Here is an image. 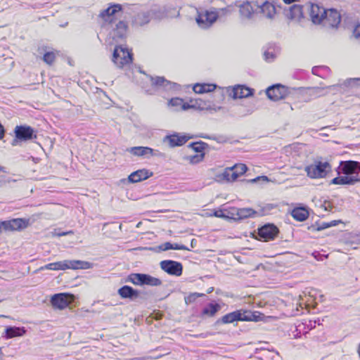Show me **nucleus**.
Masks as SVG:
<instances>
[{"label": "nucleus", "mask_w": 360, "mask_h": 360, "mask_svg": "<svg viewBox=\"0 0 360 360\" xmlns=\"http://www.w3.org/2000/svg\"><path fill=\"white\" fill-rule=\"evenodd\" d=\"M15 180L8 178L4 175L0 176V188L5 186L7 184L15 182Z\"/></svg>", "instance_id": "a19ab883"}, {"label": "nucleus", "mask_w": 360, "mask_h": 360, "mask_svg": "<svg viewBox=\"0 0 360 360\" xmlns=\"http://www.w3.org/2000/svg\"><path fill=\"white\" fill-rule=\"evenodd\" d=\"M205 108H206L207 109H208V108H210V105H209L206 106Z\"/></svg>", "instance_id": "e2e57ef3"}, {"label": "nucleus", "mask_w": 360, "mask_h": 360, "mask_svg": "<svg viewBox=\"0 0 360 360\" xmlns=\"http://www.w3.org/2000/svg\"><path fill=\"white\" fill-rule=\"evenodd\" d=\"M188 140V138L186 136H180L178 134H174L164 137L162 141L164 143L167 144L170 148H174L184 145Z\"/></svg>", "instance_id": "dca6fc26"}, {"label": "nucleus", "mask_w": 360, "mask_h": 360, "mask_svg": "<svg viewBox=\"0 0 360 360\" xmlns=\"http://www.w3.org/2000/svg\"><path fill=\"white\" fill-rule=\"evenodd\" d=\"M286 16L292 20L300 22L304 18L303 6L298 4L292 5L286 13Z\"/></svg>", "instance_id": "a211bd4d"}, {"label": "nucleus", "mask_w": 360, "mask_h": 360, "mask_svg": "<svg viewBox=\"0 0 360 360\" xmlns=\"http://www.w3.org/2000/svg\"><path fill=\"white\" fill-rule=\"evenodd\" d=\"M193 240H191V245H192V246H193V245H194Z\"/></svg>", "instance_id": "680f3d73"}, {"label": "nucleus", "mask_w": 360, "mask_h": 360, "mask_svg": "<svg viewBox=\"0 0 360 360\" xmlns=\"http://www.w3.org/2000/svg\"><path fill=\"white\" fill-rule=\"evenodd\" d=\"M260 179H262V180H263L264 181H269L267 176H258V177H257V178H255L254 179L250 180V181L251 182H256V181H257L258 180H260Z\"/></svg>", "instance_id": "de8ad7c7"}, {"label": "nucleus", "mask_w": 360, "mask_h": 360, "mask_svg": "<svg viewBox=\"0 0 360 360\" xmlns=\"http://www.w3.org/2000/svg\"><path fill=\"white\" fill-rule=\"evenodd\" d=\"M227 91L229 96L234 99L247 98L253 94V89L244 85H236L231 89H228Z\"/></svg>", "instance_id": "f8f14e48"}, {"label": "nucleus", "mask_w": 360, "mask_h": 360, "mask_svg": "<svg viewBox=\"0 0 360 360\" xmlns=\"http://www.w3.org/2000/svg\"><path fill=\"white\" fill-rule=\"evenodd\" d=\"M264 57H265V59L266 60H269V58L271 57V58H273V55L272 54H270L268 52H265L264 54Z\"/></svg>", "instance_id": "864d4df0"}, {"label": "nucleus", "mask_w": 360, "mask_h": 360, "mask_svg": "<svg viewBox=\"0 0 360 360\" xmlns=\"http://www.w3.org/2000/svg\"><path fill=\"white\" fill-rule=\"evenodd\" d=\"M112 61L117 67L122 68L124 65L132 62V54L127 49L122 46H117L113 51Z\"/></svg>", "instance_id": "20e7f679"}, {"label": "nucleus", "mask_w": 360, "mask_h": 360, "mask_svg": "<svg viewBox=\"0 0 360 360\" xmlns=\"http://www.w3.org/2000/svg\"><path fill=\"white\" fill-rule=\"evenodd\" d=\"M27 226L26 221L22 219H13L9 221H4L5 231H15Z\"/></svg>", "instance_id": "5701e85b"}, {"label": "nucleus", "mask_w": 360, "mask_h": 360, "mask_svg": "<svg viewBox=\"0 0 360 360\" xmlns=\"http://www.w3.org/2000/svg\"><path fill=\"white\" fill-rule=\"evenodd\" d=\"M127 33V25L124 21H119L116 24L115 28L112 30V37L114 39H123Z\"/></svg>", "instance_id": "393cba45"}, {"label": "nucleus", "mask_w": 360, "mask_h": 360, "mask_svg": "<svg viewBox=\"0 0 360 360\" xmlns=\"http://www.w3.org/2000/svg\"><path fill=\"white\" fill-rule=\"evenodd\" d=\"M122 9V7L120 4H115L110 7H108V8L102 11L101 13L99 14V16L103 18L104 20L108 21L111 20L110 18L115 15L116 13L120 11Z\"/></svg>", "instance_id": "cd10ccee"}, {"label": "nucleus", "mask_w": 360, "mask_h": 360, "mask_svg": "<svg viewBox=\"0 0 360 360\" xmlns=\"http://www.w3.org/2000/svg\"><path fill=\"white\" fill-rule=\"evenodd\" d=\"M259 4L257 1H244L238 5L240 17L243 19H251L257 12Z\"/></svg>", "instance_id": "39448f33"}, {"label": "nucleus", "mask_w": 360, "mask_h": 360, "mask_svg": "<svg viewBox=\"0 0 360 360\" xmlns=\"http://www.w3.org/2000/svg\"><path fill=\"white\" fill-rule=\"evenodd\" d=\"M218 18V14L216 11H206L204 13H200L196 18V22L202 28L210 27L214 23Z\"/></svg>", "instance_id": "9d476101"}, {"label": "nucleus", "mask_w": 360, "mask_h": 360, "mask_svg": "<svg viewBox=\"0 0 360 360\" xmlns=\"http://www.w3.org/2000/svg\"><path fill=\"white\" fill-rule=\"evenodd\" d=\"M331 169V165L329 162L319 160H314L312 164L304 167L307 176L311 179L324 178Z\"/></svg>", "instance_id": "f03ea898"}, {"label": "nucleus", "mask_w": 360, "mask_h": 360, "mask_svg": "<svg viewBox=\"0 0 360 360\" xmlns=\"http://www.w3.org/2000/svg\"><path fill=\"white\" fill-rule=\"evenodd\" d=\"M127 151L129 152L130 153L133 154L136 156H147V155H155V154L153 153V149L149 148V147H143V146H136V147H131L127 149Z\"/></svg>", "instance_id": "b1692460"}, {"label": "nucleus", "mask_w": 360, "mask_h": 360, "mask_svg": "<svg viewBox=\"0 0 360 360\" xmlns=\"http://www.w3.org/2000/svg\"><path fill=\"white\" fill-rule=\"evenodd\" d=\"M321 25L327 27H338L341 22V15L335 9L326 11Z\"/></svg>", "instance_id": "0eeeda50"}, {"label": "nucleus", "mask_w": 360, "mask_h": 360, "mask_svg": "<svg viewBox=\"0 0 360 360\" xmlns=\"http://www.w3.org/2000/svg\"><path fill=\"white\" fill-rule=\"evenodd\" d=\"M257 12L261 13L263 17L273 20L276 15V8L272 2L266 1L262 4H259Z\"/></svg>", "instance_id": "4468645a"}, {"label": "nucleus", "mask_w": 360, "mask_h": 360, "mask_svg": "<svg viewBox=\"0 0 360 360\" xmlns=\"http://www.w3.org/2000/svg\"><path fill=\"white\" fill-rule=\"evenodd\" d=\"M325 90V88H322V87H314L311 89V94L313 95H315V96H320L321 94H323V91Z\"/></svg>", "instance_id": "37998d69"}, {"label": "nucleus", "mask_w": 360, "mask_h": 360, "mask_svg": "<svg viewBox=\"0 0 360 360\" xmlns=\"http://www.w3.org/2000/svg\"><path fill=\"white\" fill-rule=\"evenodd\" d=\"M220 309V305L218 304L210 303L202 310V314L209 316H213Z\"/></svg>", "instance_id": "f704fd0d"}, {"label": "nucleus", "mask_w": 360, "mask_h": 360, "mask_svg": "<svg viewBox=\"0 0 360 360\" xmlns=\"http://www.w3.org/2000/svg\"><path fill=\"white\" fill-rule=\"evenodd\" d=\"M203 157V155H201V158H199L198 156H193L191 159V162L192 163H196L200 161V159H202Z\"/></svg>", "instance_id": "09e8293b"}, {"label": "nucleus", "mask_w": 360, "mask_h": 360, "mask_svg": "<svg viewBox=\"0 0 360 360\" xmlns=\"http://www.w3.org/2000/svg\"><path fill=\"white\" fill-rule=\"evenodd\" d=\"M353 35L356 39H360V24L355 27Z\"/></svg>", "instance_id": "a18cd8bd"}, {"label": "nucleus", "mask_w": 360, "mask_h": 360, "mask_svg": "<svg viewBox=\"0 0 360 360\" xmlns=\"http://www.w3.org/2000/svg\"><path fill=\"white\" fill-rule=\"evenodd\" d=\"M17 142H18V141H17V140H13V143H12V145H13V146H15Z\"/></svg>", "instance_id": "bf43d9fd"}, {"label": "nucleus", "mask_w": 360, "mask_h": 360, "mask_svg": "<svg viewBox=\"0 0 360 360\" xmlns=\"http://www.w3.org/2000/svg\"><path fill=\"white\" fill-rule=\"evenodd\" d=\"M291 214L292 217L299 221H303L309 217L308 210L304 207L294 208Z\"/></svg>", "instance_id": "c85d7f7f"}, {"label": "nucleus", "mask_w": 360, "mask_h": 360, "mask_svg": "<svg viewBox=\"0 0 360 360\" xmlns=\"http://www.w3.org/2000/svg\"><path fill=\"white\" fill-rule=\"evenodd\" d=\"M161 269L168 274L179 276L182 274V264L173 260H164L160 264Z\"/></svg>", "instance_id": "1a4fd4ad"}, {"label": "nucleus", "mask_w": 360, "mask_h": 360, "mask_svg": "<svg viewBox=\"0 0 360 360\" xmlns=\"http://www.w3.org/2000/svg\"><path fill=\"white\" fill-rule=\"evenodd\" d=\"M150 359V358L146 356V357H142L141 359H139V360H146V359Z\"/></svg>", "instance_id": "13d9d810"}, {"label": "nucleus", "mask_w": 360, "mask_h": 360, "mask_svg": "<svg viewBox=\"0 0 360 360\" xmlns=\"http://www.w3.org/2000/svg\"><path fill=\"white\" fill-rule=\"evenodd\" d=\"M233 167L235 172L238 174V177L243 174L248 169L245 164H236Z\"/></svg>", "instance_id": "ea45409f"}, {"label": "nucleus", "mask_w": 360, "mask_h": 360, "mask_svg": "<svg viewBox=\"0 0 360 360\" xmlns=\"http://www.w3.org/2000/svg\"><path fill=\"white\" fill-rule=\"evenodd\" d=\"M117 293L122 298H128L131 300L136 299L139 295V292L138 290H134L129 285H124L120 288L118 290Z\"/></svg>", "instance_id": "412c9836"}, {"label": "nucleus", "mask_w": 360, "mask_h": 360, "mask_svg": "<svg viewBox=\"0 0 360 360\" xmlns=\"http://www.w3.org/2000/svg\"><path fill=\"white\" fill-rule=\"evenodd\" d=\"M284 1V3L287 4H292L293 2H296V1H299L300 0H283Z\"/></svg>", "instance_id": "5fc2aeb1"}, {"label": "nucleus", "mask_w": 360, "mask_h": 360, "mask_svg": "<svg viewBox=\"0 0 360 360\" xmlns=\"http://www.w3.org/2000/svg\"><path fill=\"white\" fill-rule=\"evenodd\" d=\"M145 274H131L127 277V281L136 285H143Z\"/></svg>", "instance_id": "72a5a7b5"}, {"label": "nucleus", "mask_w": 360, "mask_h": 360, "mask_svg": "<svg viewBox=\"0 0 360 360\" xmlns=\"http://www.w3.org/2000/svg\"><path fill=\"white\" fill-rule=\"evenodd\" d=\"M256 213V211L251 208H241L238 210L236 215L238 219H242L253 217Z\"/></svg>", "instance_id": "c9c22d12"}, {"label": "nucleus", "mask_w": 360, "mask_h": 360, "mask_svg": "<svg viewBox=\"0 0 360 360\" xmlns=\"http://www.w3.org/2000/svg\"><path fill=\"white\" fill-rule=\"evenodd\" d=\"M340 167L343 174L346 175L358 174L360 172V163L356 161H342Z\"/></svg>", "instance_id": "2eb2a0df"}, {"label": "nucleus", "mask_w": 360, "mask_h": 360, "mask_svg": "<svg viewBox=\"0 0 360 360\" xmlns=\"http://www.w3.org/2000/svg\"><path fill=\"white\" fill-rule=\"evenodd\" d=\"M211 292H212L211 289H209V290H208V292H208V293H210Z\"/></svg>", "instance_id": "0e129e2a"}, {"label": "nucleus", "mask_w": 360, "mask_h": 360, "mask_svg": "<svg viewBox=\"0 0 360 360\" xmlns=\"http://www.w3.org/2000/svg\"><path fill=\"white\" fill-rule=\"evenodd\" d=\"M169 104L173 107H175L176 110L181 109V110H187V109L191 108V105H190L188 103H184L183 99L179 98H172L169 101Z\"/></svg>", "instance_id": "473e14b6"}, {"label": "nucleus", "mask_w": 360, "mask_h": 360, "mask_svg": "<svg viewBox=\"0 0 360 360\" xmlns=\"http://www.w3.org/2000/svg\"><path fill=\"white\" fill-rule=\"evenodd\" d=\"M258 316L255 313L244 309L236 310L229 313L221 317V321L223 323H232L235 321H257Z\"/></svg>", "instance_id": "7ed1b4c3"}, {"label": "nucleus", "mask_w": 360, "mask_h": 360, "mask_svg": "<svg viewBox=\"0 0 360 360\" xmlns=\"http://www.w3.org/2000/svg\"><path fill=\"white\" fill-rule=\"evenodd\" d=\"M266 94L269 99L276 101L284 98L288 94V91L285 86L276 84L269 87Z\"/></svg>", "instance_id": "9b49d317"}, {"label": "nucleus", "mask_w": 360, "mask_h": 360, "mask_svg": "<svg viewBox=\"0 0 360 360\" xmlns=\"http://www.w3.org/2000/svg\"><path fill=\"white\" fill-rule=\"evenodd\" d=\"M278 233V229L274 224H266L259 229L258 235L264 241L273 240Z\"/></svg>", "instance_id": "ddd939ff"}, {"label": "nucleus", "mask_w": 360, "mask_h": 360, "mask_svg": "<svg viewBox=\"0 0 360 360\" xmlns=\"http://www.w3.org/2000/svg\"><path fill=\"white\" fill-rule=\"evenodd\" d=\"M360 82V78H353L349 79V84H354L356 82Z\"/></svg>", "instance_id": "603ef678"}, {"label": "nucleus", "mask_w": 360, "mask_h": 360, "mask_svg": "<svg viewBox=\"0 0 360 360\" xmlns=\"http://www.w3.org/2000/svg\"><path fill=\"white\" fill-rule=\"evenodd\" d=\"M206 144L205 143L200 142V143H192L191 146L193 148V150L196 152H202L205 149V146Z\"/></svg>", "instance_id": "79ce46f5"}, {"label": "nucleus", "mask_w": 360, "mask_h": 360, "mask_svg": "<svg viewBox=\"0 0 360 360\" xmlns=\"http://www.w3.org/2000/svg\"><path fill=\"white\" fill-rule=\"evenodd\" d=\"M150 17L151 19L162 20L167 17V12L165 8H153L149 10Z\"/></svg>", "instance_id": "c756f323"}, {"label": "nucleus", "mask_w": 360, "mask_h": 360, "mask_svg": "<svg viewBox=\"0 0 360 360\" xmlns=\"http://www.w3.org/2000/svg\"><path fill=\"white\" fill-rule=\"evenodd\" d=\"M153 175V172L146 169H139L132 172L128 177V181L131 183H137L146 180Z\"/></svg>", "instance_id": "aec40b11"}, {"label": "nucleus", "mask_w": 360, "mask_h": 360, "mask_svg": "<svg viewBox=\"0 0 360 360\" xmlns=\"http://www.w3.org/2000/svg\"><path fill=\"white\" fill-rule=\"evenodd\" d=\"M214 216L217 217H226V216L224 215L221 210L216 211L214 212Z\"/></svg>", "instance_id": "8fccbe9b"}, {"label": "nucleus", "mask_w": 360, "mask_h": 360, "mask_svg": "<svg viewBox=\"0 0 360 360\" xmlns=\"http://www.w3.org/2000/svg\"><path fill=\"white\" fill-rule=\"evenodd\" d=\"M150 82L152 86L155 87L157 89H162L165 91L171 89L172 86L173 85L172 82H170L168 80H166L162 77H150Z\"/></svg>", "instance_id": "4be33fe9"}, {"label": "nucleus", "mask_w": 360, "mask_h": 360, "mask_svg": "<svg viewBox=\"0 0 360 360\" xmlns=\"http://www.w3.org/2000/svg\"><path fill=\"white\" fill-rule=\"evenodd\" d=\"M311 22L315 25H321L323 21L326 9L317 4H310L307 6Z\"/></svg>", "instance_id": "6e6552de"}, {"label": "nucleus", "mask_w": 360, "mask_h": 360, "mask_svg": "<svg viewBox=\"0 0 360 360\" xmlns=\"http://www.w3.org/2000/svg\"><path fill=\"white\" fill-rule=\"evenodd\" d=\"M26 330L24 327L9 326L5 329V337L6 338H13L20 337L25 334Z\"/></svg>", "instance_id": "bb28decb"}, {"label": "nucleus", "mask_w": 360, "mask_h": 360, "mask_svg": "<svg viewBox=\"0 0 360 360\" xmlns=\"http://www.w3.org/2000/svg\"><path fill=\"white\" fill-rule=\"evenodd\" d=\"M0 172H6L5 168L4 167L0 166Z\"/></svg>", "instance_id": "4d7b16f0"}, {"label": "nucleus", "mask_w": 360, "mask_h": 360, "mask_svg": "<svg viewBox=\"0 0 360 360\" xmlns=\"http://www.w3.org/2000/svg\"><path fill=\"white\" fill-rule=\"evenodd\" d=\"M4 230V221L0 222V233L2 232V230Z\"/></svg>", "instance_id": "6e6d98bb"}, {"label": "nucleus", "mask_w": 360, "mask_h": 360, "mask_svg": "<svg viewBox=\"0 0 360 360\" xmlns=\"http://www.w3.org/2000/svg\"><path fill=\"white\" fill-rule=\"evenodd\" d=\"M233 167H227L224 172L221 174V179L226 181H234L238 178V174L233 170Z\"/></svg>", "instance_id": "7c9ffc66"}, {"label": "nucleus", "mask_w": 360, "mask_h": 360, "mask_svg": "<svg viewBox=\"0 0 360 360\" xmlns=\"http://www.w3.org/2000/svg\"><path fill=\"white\" fill-rule=\"evenodd\" d=\"M360 179L357 177V176H342L335 177L332 179L331 183L333 184H340V185H353L356 182L359 181Z\"/></svg>", "instance_id": "a878e982"}, {"label": "nucleus", "mask_w": 360, "mask_h": 360, "mask_svg": "<svg viewBox=\"0 0 360 360\" xmlns=\"http://www.w3.org/2000/svg\"><path fill=\"white\" fill-rule=\"evenodd\" d=\"M216 88V86L214 84H196L194 85L193 89L196 94H203L207 92H211Z\"/></svg>", "instance_id": "2f4dec72"}, {"label": "nucleus", "mask_w": 360, "mask_h": 360, "mask_svg": "<svg viewBox=\"0 0 360 360\" xmlns=\"http://www.w3.org/2000/svg\"><path fill=\"white\" fill-rule=\"evenodd\" d=\"M150 21V11H142L134 15L131 25L134 27H141Z\"/></svg>", "instance_id": "6ab92c4d"}, {"label": "nucleus", "mask_w": 360, "mask_h": 360, "mask_svg": "<svg viewBox=\"0 0 360 360\" xmlns=\"http://www.w3.org/2000/svg\"><path fill=\"white\" fill-rule=\"evenodd\" d=\"M211 292H212L211 289H209V290H208V292H208V293H210Z\"/></svg>", "instance_id": "69168bd1"}, {"label": "nucleus", "mask_w": 360, "mask_h": 360, "mask_svg": "<svg viewBox=\"0 0 360 360\" xmlns=\"http://www.w3.org/2000/svg\"><path fill=\"white\" fill-rule=\"evenodd\" d=\"M72 233H73V232L72 231H70L59 233L56 234V236H67L68 234H72Z\"/></svg>", "instance_id": "3c124183"}, {"label": "nucleus", "mask_w": 360, "mask_h": 360, "mask_svg": "<svg viewBox=\"0 0 360 360\" xmlns=\"http://www.w3.org/2000/svg\"><path fill=\"white\" fill-rule=\"evenodd\" d=\"M55 59H56V54H55V53H53L52 51L46 52L43 56L44 61L49 65L53 64Z\"/></svg>", "instance_id": "58836bf2"}, {"label": "nucleus", "mask_w": 360, "mask_h": 360, "mask_svg": "<svg viewBox=\"0 0 360 360\" xmlns=\"http://www.w3.org/2000/svg\"><path fill=\"white\" fill-rule=\"evenodd\" d=\"M93 264L89 262L81 260H64L53 263H50L44 266H41L40 269L49 270H66L72 269H88L92 267Z\"/></svg>", "instance_id": "f257e3e1"}, {"label": "nucleus", "mask_w": 360, "mask_h": 360, "mask_svg": "<svg viewBox=\"0 0 360 360\" xmlns=\"http://www.w3.org/2000/svg\"><path fill=\"white\" fill-rule=\"evenodd\" d=\"M193 240H191V245H192V246H193V245H194Z\"/></svg>", "instance_id": "052dcab7"}, {"label": "nucleus", "mask_w": 360, "mask_h": 360, "mask_svg": "<svg viewBox=\"0 0 360 360\" xmlns=\"http://www.w3.org/2000/svg\"><path fill=\"white\" fill-rule=\"evenodd\" d=\"M74 300V296L69 293H58L52 296L51 302L53 307L63 309Z\"/></svg>", "instance_id": "423d86ee"}, {"label": "nucleus", "mask_w": 360, "mask_h": 360, "mask_svg": "<svg viewBox=\"0 0 360 360\" xmlns=\"http://www.w3.org/2000/svg\"><path fill=\"white\" fill-rule=\"evenodd\" d=\"M161 284L162 281L160 279L153 277L148 274L144 275L143 285H147L150 286H159Z\"/></svg>", "instance_id": "e433bc0d"}, {"label": "nucleus", "mask_w": 360, "mask_h": 360, "mask_svg": "<svg viewBox=\"0 0 360 360\" xmlns=\"http://www.w3.org/2000/svg\"><path fill=\"white\" fill-rule=\"evenodd\" d=\"M205 296L203 293L193 292L189 294L188 296L184 297V300L186 304L193 303L197 298Z\"/></svg>", "instance_id": "4c0bfd02"}, {"label": "nucleus", "mask_w": 360, "mask_h": 360, "mask_svg": "<svg viewBox=\"0 0 360 360\" xmlns=\"http://www.w3.org/2000/svg\"><path fill=\"white\" fill-rule=\"evenodd\" d=\"M172 248H173V244H172L169 242L165 243L160 246V248L163 251L172 250Z\"/></svg>", "instance_id": "c03bdc74"}, {"label": "nucleus", "mask_w": 360, "mask_h": 360, "mask_svg": "<svg viewBox=\"0 0 360 360\" xmlns=\"http://www.w3.org/2000/svg\"><path fill=\"white\" fill-rule=\"evenodd\" d=\"M33 133V129L29 126H16L15 128V136L21 141L32 139Z\"/></svg>", "instance_id": "f3484780"}, {"label": "nucleus", "mask_w": 360, "mask_h": 360, "mask_svg": "<svg viewBox=\"0 0 360 360\" xmlns=\"http://www.w3.org/2000/svg\"><path fill=\"white\" fill-rule=\"evenodd\" d=\"M172 250H189V249L187 248L185 245H179V244H176V243L173 244Z\"/></svg>", "instance_id": "49530a36"}]
</instances>
